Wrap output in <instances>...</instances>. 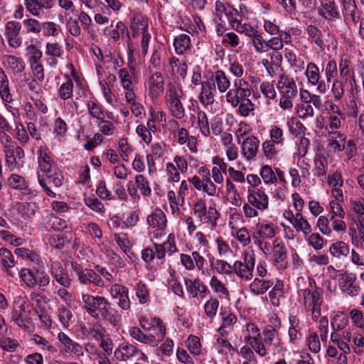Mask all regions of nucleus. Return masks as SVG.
I'll list each match as a JSON object with an SVG mask.
<instances>
[{
  "label": "nucleus",
  "mask_w": 364,
  "mask_h": 364,
  "mask_svg": "<svg viewBox=\"0 0 364 364\" xmlns=\"http://www.w3.org/2000/svg\"><path fill=\"white\" fill-rule=\"evenodd\" d=\"M38 168L36 176L40 186L51 198H55L56 193L48 187L47 178L50 179L56 188L63 185V176L53 159V155L46 146H41L37 150Z\"/></svg>",
  "instance_id": "nucleus-1"
},
{
  "label": "nucleus",
  "mask_w": 364,
  "mask_h": 364,
  "mask_svg": "<svg viewBox=\"0 0 364 364\" xmlns=\"http://www.w3.org/2000/svg\"><path fill=\"white\" fill-rule=\"evenodd\" d=\"M81 299L82 309L93 318L103 319L114 327L120 324L121 314L105 297L82 292Z\"/></svg>",
  "instance_id": "nucleus-2"
},
{
  "label": "nucleus",
  "mask_w": 364,
  "mask_h": 364,
  "mask_svg": "<svg viewBox=\"0 0 364 364\" xmlns=\"http://www.w3.org/2000/svg\"><path fill=\"white\" fill-rule=\"evenodd\" d=\"M143 329L133 326L129 328V334L134 340L143 344H152L161 341L166 335V328L162 320L156 316H144L139 320Z\"/></svg>",
  "instance_id": "nucleus-3"
},
{
  "label": "nucleus",
  "mask_w": 364,
  "mask_h": 364,
  "mask_svg": "<svg viewBox=\"0 0 364 364\" xmlns=\"http://www.w3.org/2000/svg\"><path fill=\"white\" fill-rule=\"evenodd\" d=\"M254 353L260 357H264L269 353H280L283 351V346L277 330L265 327L261 336L255 346Z\"/></svg>",
  "instance_id": "nucleus-4"
},
{
  "label": "nucleus",
  "mask_w": 364,
  "mask_h": 364,
  "mask_svg": "<svg viewBox=\"0 0 364 364\" xmlns=\"http://www.w3.org/2000/svg\"><path fill=\"white\" fill-rule=\"evenodd\" d=\"M269 205V198L264 190H247V202L242 205V212L247 218H257L259 212H264Z\"/></svg>",
  "instance_id": "nucleus-5"
},
{
  "label": "nucleus",
  "mask_w": 364,
  "mask_h": 364,
  "mask_svg": "<svg viewBox=\"0 0 364 364\" xmlns=\"http://www.w3.org/2000/svg\"><path fill=\"white\" fill-rule=\"evenodd\" d=\"M31 304L26 296L14 298L11 311V321L19 328L28 329L31 320Z\"/></svg>",
  "instance_id": "nucleus-6"
},
{
  "label": "nucleus",
  "mask_w": 364,
  "mask_h": 364,
  "mask_svg": "<svg viewBox=\"0 0 364 364\" xmlns=\"http://www.w3.org/2000/svg\"><path fill=\"white\" fill-rule=\"evenodd\" d=\"M18 274L22 284L28 289L44 288L50 282L49 274L43 269L33 270L23 267L20 269Z\"/></svg>",
  "instance_id": "nucleus-7"
},
{
  "label": "nucleus",
  "mask_w": 364,
  "mask_h": 364,
  "mask_svg": "<svg viewBox=\"0 0 364 364\" xmlns=\"http://www.w3.org/2000/svg\"><path fill=\"white\" fill-rule=\"evenodd\" d=\"M117 77L120 86L123 89L124 96L129 97L136 93V87L139 82V73L137 71L133 60H128V69L126 68H120L117 73Z\"/></svg>",
  "instance_id": "nucleus-8"
},
{
  "label": "nucleus",
  "mask_w": 364,
  "mask_h": 364,
  "mask_svg": "<svg viewBox=\"0 0 364 364\" xmlns=\"http://www.w3.org/2000/svg\"><path fill=\"white\" fill-rule=\"evenodd\" d=\"M299 302L306 311L311 313V318L314 321H316L321 317L323 296L316 288L315 289H301L299 291Z\"/></svg>",
  "instance_id": "nucleus-9"
},
{
  "label": "nucleus",
  "mask_w": 364,
  "mask_h": 364,
  "mask_svg": "<svg viewBox=\"0 0 364 364\" xmlns=\"http://www.w3.org/2000/svg\"><path fill=\"white\" fill-rule=\"evenodd\" d=\"M192 213L200 223L210 225L213 228L217 225L219 213L213 206L208 208L205 199L198 198L193 203Z\"/></svg>",
  "instance_id": "nucleus-10"
},
{
  "label": "nucleus",
  "mask_w": 364,
  "mask_h": 364,
  "mask_svg": "<svg viewBox=\"0 0 364 364\" xmlns=\"http://www.w3.org/2000/svg\"><path fill=\"white\" fill-rule=\"evenodd\" d=\"M179 259L181 264L187 271L197 269L200 272L202 276L210 278L213 275L212 268L205 267L206 259L198 250L193 251L191 254L181 253Z\"/></svg>",
  "instance_id": "nucleus-11"
},
{
  "label": "nucleus",
  "mask_w": 364,
  "mask_h": 364,
  "mask_svg": "<svg viewBox=\"0 0 364 364\" xmlns=\"http://www.w3.org/2000/svg\"><path fill=\"white\" fill-rule=\"evenodd\" d=\"M182 93L179 87L171 85L167 88L165 95L167 107L172 116L177 119H181L185 116V109L181 101Z\"/></svg>",
  "instance_id": "nucleus-12"
},
{
  "label": "nucleus",
  "mask_w": 364,
  "mask_h": 364,
  "mask_svg": "<svg viewBox=\"0 0 364 364\" xmlns=\"http://www.w3.org/2000/svg\"><path fill=\"white\" fill-rule=\"evenodd\" d=\"M350 328L331 333V342L341 351L338 357V364H348L347 355L350 353Z\"/></svg>",
  "instance_id": "nucleus-13"
},
{
  "label": "nucleus",
  "mask_w": 364,
  "mask_h": 364,
  "mask_svg": "<svg viewBox=\"0 0 364 364\" xmlns=\"http://www.w3.org/2000/svg\"><path fill=\"white\" fill-rule=\"evenodd\" d=\"M71 267L81 284L88 285L92 284L101 288L105 287V282L95 270L84 268L81 264L75 262H72Z\"/></svg>",
  "instance_id": "nucleus-14"
},
{
  "label": "nucleus",
  "mask_w": 364,
  "mask_h": 364,
  "mask_svg": "<svg viewBox=\"0 0 364 364\" xmlns=\"http://www.w3.org/2000/svg\"><path fill=\"white\" fill-rule=\"evenodd\" d=\"M146 222L154 238L159 239L166 235L167 218L161 209L156 208L147 216Z\"/></svg>",
  "instance_id": "nucleus-15"
},
{
  "label": "nucleus",
  "mask_w": 364,
  "mask_h": 364,
  "mask_svg": "<svg viewBox=\"0 0 364 364\" xmlns=\"http://www.w3.org/2000/svg\"><path fill=\"white\" fill-rule=\"evenodd\" d=\"M252 94L251 86L247 80H233L232 88L228 90L225 98L228 104L237 105L240 100L250 97Z\"/></svg>",
  "instance_id": "nucleus-16"
},
{
  "label": "nucleus",
  "mask_w": 364,
  "mask_h": 364,
  "mask_svg": "<svg viewBox=\"0 0 364 364\" xmlns=\"http://www.w3.org/2000/svg\"><path fill=\"white\" fill-rule=\"evenodd\" d=\"M304 75L309 86L315 87L320 94H325L328 90L327 83L322 80L319 68L314 62L306 64Z\"/></svg>",
  "instance_id": "nucleus-17"
},
{
  "label": "nucleus",
  "mask_w": 364,
  "mask_h": 364,
  "mask_svg": "<svg viewBox=\"0 0 364 364\" xmlns=\"http://www.w3.org/2000/svg\"><path fill=\"white\" fill-rule=\"evenodd\" d=\"M22 25L16 21H9L5 24L4 35L9 46L14 49L18 48L22 44L20 36Z\"/></svg>",
  "instance_id": "nucleus-18"
},
{
  "label": "nucleus",
  "mask_w": 364,
  "mask_h": 364,
  "mask_svg": "<svg viewBox=\"0 0 364 364\" xmlns=\"http://www.w3.org/2000/svg\"><path fill=\"white\" fill-rule=\"evenodd\" d=\"M109 294L112 299H117V306L123 311H128L131 308V301L129 296L128 288L119 284H114L109 288Z\"/></svg>",
  "instance_id": "nucleus-19"
},
{
  "label": "nucleus",
  "mask_w": 364,
  "mask_h": 364,
  "mask_svg": "<svg viewBox=\"0 0 364 364\" xmlns=\"http://www.w3.org/2000/svg\"><path fill=\"white\" fill-rule=\"evenodd\" d=\"M164 72L174 79L181 78L184 80L187 77L188 65L186 61L173 56L169 58L168 64L164 68Z\"/></svg>",
  "instance_id": "nucleus-20"
},
{
  "label": "nucleus",
  "mask_w": 364,
  "mask_h": 364,
  "mask_svg": "<svg viewBox=\"0 0 364 364\" xmlns=\"http://www.w3.org/2000/svg\"><path fill=\"white\" fill-rule=\"evenodd\" d=\"M4 153L6 166L10 171L20 169L24 166L25 152L21 146H16Z\"/></svg>",
  "instance_id": "nucleus-21"
},
{
  "label": "nucleus",
  "mask_w": 364,
  "mask_h": 364,
  "mask_svg": "<svg viewBox=\"0 0 364 364\" xmlns=\"http://www.w3.org/2000/svg\"><path fill=\"white\" fill-rule=\"evenodd\" d=\"M261 334L257 325L252 322H247L242 328V335L245 343L242 347L249 348L254 353L255 346L257 345Z\"/></svg>",
  "instance_id": "nucleus-22"
},
{
  "label": "nucleus",
  "mask_w": 364,
  "mask_h": 364,
  "mask_svg": "<svg viewBox=\"0 0 364 364\" xmlns=\"http://www.w3.org/2000/svg\"><path fill=\"white\" fill-rule=\"evenodd\" d=\"M282 55L279 52H271L261 60L262 65L264 67L269 76H276L281 70Z\"/></svg>",
  "instance_id": "nucleus-23"
},
{
  "label": "nucleus",
  "mask_w": 364,
  "mask_h": 364,
  "mask_svg": "<svg viewBox=\"0 0 364 364\" xmlns=\"http://www.w3.org/2000/svg\"><path fill=\"white\" fill-rule=\"evenodd\" d=\"M24 5L31 15L41 18L45 14V10L53 6V2L52 0H24Z\"/></svg>",
  "instance_id": "nucleus-24"
},
{
  "label": "nucleus",
  "mask_w": 364,
  "mask_h": 364,
  "mask_svg": "<svg viewBox=\"0 0 364 364\" xmlns=\"http://www.w3.org/2000/svg\"><path fill=\"white\" fill-rule=\"evenodd\" d=\"M276 225L272 221H258L254 226L255 239L271 240L276 235Z\"/></svg>",
  "instance_id": "nucleus-25"
},
{
  "label": "nucleus",
  "mask_w": 364,
  "mask_h": 364,
  "mask_svg": "<svg viewBox=\"0 0 364 364\" xmlns=\"http://www.w3.org/2000/svg\"><path fill=\"white\" fill-rule=\"evenodd\" d=\"M58 340L63 347V351L66 353L74 354L77 357L84 355V348L77 342L73 341L65 333L60 331L58 334Z\"/></svg>",
  "instance_id": "nucleus-26"
},
{
  "label": "nucleus",
  "mask_w": 364,
  "mask_h": 364,
  "mask_svg": "<svg viewBox=\"0 0 364 364\" xmlns=\"http://www.w3.org/2000/svg\"><path fill=\"white\" fill-rule=\"evenodd\" d=\"M277 87L280 95L287 97H295L298 92L296 81L292 77L287 74L280 75Z\"/></svg>",
  "instance_id": "nucleus-27"
},
{
  "label": "nucleus",
  "mask_w": 364,
  "mask_h": 364,
  "mask_svg": "<svg viewBox=\"0 0 364 364\" xmlns=\"http://www.w3.org/2000/svg\"><path fill=\"white\" fill-rule=\"evenodd\" d=\"M2 65L8 72L14 75L21 74L26 68L25 61L22 58L9 54L2 56Z\"/></svg>",
  "instance_id": "nucleus-28"
},
{
  "label": "nucleus",
  "mask_w": 364,
  "mask_h": 364,
  "mask_svg": "<svg viewBox=\"0 0 364 364\" xmlns=\"http://www.w3.org/2000/svg\"><path fill=\"white\" fill-rule=\"evenodd\" d=\"M146 87L149 97L152 99L157 98L164 90V79L162 74L159 71L151 74L147 80Z\"/></svg>",
  "instance_id": "nucleus-29"
},
{
  "label": "nucleus",
  "mask_w": 364,
  "mask_h": 364,
  "mask_svg": "<svg viewBox=\"0 0 364 364\" xmlns=\"http://www.w3.org/2000/svg\"><path fill=\"white\" fill-rule=\"evenodd\" d=\"M50 273L54 280L62 287H71L72 279L60 262H52L50 267Z\"/></svg>",
  "instance_id": "nucleus-30"
},
{
  "label": "nucleus",
  "mask_w": 364,
  "mask_h": 364,
  "mask_svg": "<svg viewBox=\"0 0 364 364\" xmlns=\"http://www.w3.org/2000/svg\"><path fill=\"white\" fill-rule=\"evenodd\" d=\"M356 277L352 273L344 274L339 280V287L343 293L355 296L360 292V287L355 282Z\"/></svg>",
  "instance_id": "nucleus-31"
},
{
  "label": "nucleus",
  "mask_w": 364,
  "mask_h": 364,
  "mask_svg": "<svg viewBox=\"0 0 364 364\" xmlns=\"http://www.w3.org/2000/svg\"><path fill=\"white\" fill-rule=\"evenodd\" d=\"M327 146L330 151L341 152L345 150L346 135L339 131L326 132Z\"/></svg>",
  "instance_id": "nucleus-32"
},
{
  "label": "nucleus",
  "mask_w": 364,
  "mask_h": 364,
  "mask_svg": "<svg viewBox=\"0 0 364 364\" xmlns=\"http://www.w3.org/2000/svg\"><path fill=\"white\" fill-rule=\"evenodd\" d=\"M187 293L190 298H196L198 294L204 297L208 292L207 286L203 283L200 278L185 279L184 280Z\"/></svg>",
  "instance_id": "nucleus-33"
},
{
  "label": "nucleus",
  "mask_w": 364,
  "mask_h": 364,
  "mask_svg": "<svg viewBox=\"0 0 364 364\" xmlns=\"http://www.w3.org/2000/svg\"><path fill=\"white\" fill-rule=\"evenodd\" d=\"M259 145V140L255 136H249L242 141V154L247 161H251L256 157Z\"/></svg>",
  "instance_id": "nucleus-34"
},
{
  "label": "nucleus",
  "mask_w": 364,
  "mask_h": 364,
  "mask_svg": "<svg viewBox=\"0 0 364 364\" xmlns=\"http://www.w3.org/2000/svg\"><path fill=\"white\" fill-rule=\"evenodd\" d=\"M173 46L176 54L186 55L191 53L193 46L191 37L186 33H181L173 40Z\"/></svg>",
  "instance_id": "nucleus-35"
},
{
  "label": "nucleus",
  "mask_w": 364,
  "mask_h": 364,
  "mask_svg": "<svg viewBox=\"0 0 364 364\" xmlns=\"http://www.w3.org/2000/svg\"><path fill=\"white\" fill-rule=\"evenodd\" d=\"M318 13L324 18L331 21L340 18V13L334 0H318Z\"/></svg>",
  "instance_id": "nucleus-36"
},
{
  "label": "nucleus",
  "mask_w": 364,
  "mask_h": 364,
  "mask_svg": "<svg viewBox=\"0 0 364 364\" xmlns=\"http://www.w3.org/2000/svg\"><path fill=\"white\" fill-rule=\"evenodd\" d=\"M271 256L273 257L276 265L279 268H286L287 250L281 239L273 240V249Z\"/></svg>",
  "instance_id": "nucleus-37"
},
{
  "label": "nucleus",
  "mask_w": 364,
  "mask_h": 364,
  "mask_svg": "<svg viewBox=\"0 0 364 364\" xmlns=\"http://www.w3.org/2000/svg\"><path fill=\"white\" fill-rule=\"evenodd\" d=\"M215 92V87L210 80L204 81L198 95L200 102L205 107L213 105Z\"/></svg>",
  "instance_id": "nucleus-38"
},
{
  "label": "nucleus",
  "mask_w": 364,
  "mask_h": 364,
  "mask_svg": "<svg viewBox=\"0 0 364 364\" xmlns=\"http://www.w3.org/2000/svg\"><path fill=\"white\" fill-rule=\"evenodd\" d=\"M173 136L180 145L186 144L188 149L191 153L195 154L197 152V139L194 136L189 135L186 128L181 127V129Z\"/></svg>",
  "instance_id": "nucleus-39"
},
{
  "label": "nucleus",
  "mask_w": 364,
  "mask_h": 364,
  "mask_svg": "<svg viewBox=\"0 0 364 364\" xmlns=\"http://www.w3.org/2000/svg\"><path fill=\"white\" fill-rule=\"evenodd\" d=\"M138 353L139 350L136 347L129 343L124 342L119 344L115 349L114 355L118 360L126 361L137 355Z\"/></svg>",
  "instance_id": "nucleus-40"
},
{
  "label": "nucleus",
  "mask_w": 364,
  "mask_h": 364,
  "mask_svg": "<svg viewBox=\"0 0 364 364\" xmlns=\"http://www.w3.org/2000/svg\"><path fill=\"white\" fill-rule=\"evenodd\" d=\"M209 80L214 85L215 90L218 89L220 93H227L230 87V80L222 70H216Z\"/></svg>",
  "instance_id": "nucleus-41"
},
{
  "label": "nucleus",
  "mask_w": 364,
  "mask_h": 364,
  "mask_svg": "<svg viewBox=\"0 0 364 364\" xmlns=\"http://www.w3.org/2000/svg\"><path fill=\"white\" fill-rule=\"evenodd\" d=\"M0 263L2 270L10 277H14L12 268L16 264V261L12 252L6 247L0 248Z\"/></svg>",
  "instance_id": "nucleus-42"
},
{
  "label": "nucleus",
  "mask_w": 364,
  "mask_h": 364,
  "mask_svg": "<svg viewBox=\"0 0 364 364\" xmlns=\"http://www.w3.org/2000/svg\"><path fill=\"white\" fill-rule=\"evenodd\" d=\"M149 23L146 18L140 14H135L131 19L130 28L133 38L148 32Z\"/></svg>",
  "instance_id": "nucleus-43"
},
{
  "label": "nucleus",
  "mask_w": 364,
  "mask_h": 364,
  "mask_svg": "<svg viewBox=\"0 0 364 364\" xmlns=\"http://www.w3.org/2000/svg\"><path fill=\"white\" fill-rule=\"evenodd\" d=\"M63 53L61 46L57 43H46L45 53L48 56V65L51 68H55L58 64V58L62 55Z\"/></svg>",
  "instance_id": "nucleus-44"
},
{
  "label": "nucleus",
  "mask_w": 364,
  "mask_h": 364,
  "mask_svg": "<svg viewBox=\"0 0 364 364\" xmlns=\"http://www.w3.org/2000/svg\"><path fill=\"white\" fill-rule=\"evenodd\" d=\"M215 17L218 18L219 20L221 18L222 15H225L230 23V21L234 19V16L237 15V9L233 8L228 3L223 0H217L215 4Z\"/></svg>",
  "instance_id": "nucleus-45"
},
{
  "label": "nucleus",
  "mask_w": 364,
  "mask_h": 364,
  "mask_svg": "<svg viewBox=\"0 0 364 364\" xmlns=\"http://www.w3.org/2000/svg\"><path fill=\"white\" fill-rule=\"evenodd\" d=\"M210 266L212 269L215 270L218 274L224 276H230L233 274L232 264L228 261L212 257L209 259Z\"/></svg>",
  "instance_id": "nucleus-46"
},
{
  "label": "nucleus",
  "mask_w": 364,
  "mask_h": 364,
  "mask_svg": "<svg viewBox=\"0 0 364 364\" xmlns=\"http://www.w3.org/2000/svg\"><path fill=\"white\" fill-rule=\"evenodd\" d=\"M289 323L288 335L289 342L294 345L298 343L302 337V334L300 332V321L296 316H289Z\"/></svg>",
  "instance_id": "nucleus-47"
},
{
  "label": "nucleus",
  "mask_w": 364,
  "mask_h": 364,
  "mask_svg": "<svg viewBox=\"0 0 364 364\" xmlns=\"http://www.w3.org/2000/svg\"><path fill=\"white\" fill-rule=\"evenodd\" d=\"M273 285V282L269 279L255 278L250 284V291L254 296L265 294Z\"/></svg>",
  "instance_id": "nucleus-48"
},
{
  "label": "nucleus",
  "mask_w": 364,
  "mask_h": 364,
  "mask_svg": "<svg viewBox=\"0 0 364 364\" xmlns=\"http://www.w3.org/2000/svg\"><path fill=\"white\" fill-rule=\"evenodd\" d=\"M86 107L88 114L96 122L105 117V110L102 105L97 100H87Z\"/></svg>",
  "instance_id": "nucleus-49"
},
{
  "label": "nucleus",
  "mask_w": 364,
  "mask_h": 364,
  "mask_svg": "<svg viewBox=\"0 0 364 364\" xmlns=\"http://www.w3.org/2000/svg\"><path fill=\"white\" fill-rule=\"evenodd\" d=\"M242 19H237L234 18L233 20L230 21V26L235 31L245 35L247 37L252 38L255 36L258 32L257 28L251 26L247 23H242Z\"/></svg>",
  "instance_id": "nucleus-50"
},
{
  "label": "nucleus",
  "mask_w": 364,
  "mask_h": 364,
  "mask_svg": "<svg viewBox=\"0 0 364 364\" xmlns=\"http://www.w3.org/2000/svg\"><path fill=\"white\" fill-rule=\"evenodd\" d=\"M233 274L241 280L249 282L253 278V269L242 263V260H236L232 264Z\"/></svg>",
  "instance_id": "nucleus-51"
},
{
  "label": "nucleus",
  "mask_w": 364,
  "mask_h": 364,
  "mask_svg": "<svg viewBox=\"0 0 364 364\" xmlns=\"http://www.w3.org/2000/svg\"><path fill=\"white\" fill-rule=\"evenodd\" d=\"M0 97L4 103H10L13 100L8 77L1 68H0Z\"/></svg>",
  "instance_id": "nucleus-52"
},
{
  "label": "nucleus",
  "mask_w": 364,
  "mask_h": 364,
  "mask_svg": "<svg viewBox=\"0 0 364 364\" xmlns=\"http://www.w3.org/2000/svg\"><path fill=\"white\" fill-rule=\"evenodd\" d=\"M232 107H237V113L242 117H248L254 114L255 105L250 99L247 97L240 100L237 105H231Z\"/></svg>",
  "instance_id": "nucleus-53"
},
{
  "label": "nucleus",
  "mask_w": 364,
  "mask_h": 364,
  "mask_svg": "<svg viewBox=\"0 0 364 364\" xmlns=\"http://www.w3.org/2000/svg\"><path fill=\"white\" fill-rule=\"evenodd\" d=\"M314 176L323 182L326 178L328 161L324 156H318L314 159Z\"/></svg>",
  "instance_id": "nucleus-54"
},
{
  "label": "nucleus",
  "mask_w": 364,
  "mask_h": 364,
  "mask_svg": "<svg viewBox=\"0 0 364 364\" xmlns=\"http://www.w3.org/2000/svg\"><path fill=\"white\" fill-rule=\"evenodd\" d=\"M291 225L297 232H302L304 237L312 231L311 224L299 212L295 213V218Z\"/></svg>",
  "instance_id": "nucleus-55"
},
{
  "label": "nucleus",
  "mask_w": 364,
  "mask_h": 364,
  "mask_svg": "<svg viewBox=\"0 0 364 364\" xmlns=\"http://www.w3.org/2000/svg\"><path fill=\"white\" fill-rule=\"evenodd\" d=\"M214 244L215 246L217 255L220 258L228 257L232 255V249L230 246L228 241H226L221 236H218L214 240Z\"/></svg>",
  "instance_id": "nucleus-56"
},
{
  "label": "nucleus",
  "mask_w": 364,
  "mask_h": 364,
  "mask_svg": "<svg viewBox=\"0 0 364 364\" xmlns=\"http://www.w3.org/2000/svg\"><path fill=\"white\" fill-rule=\"evenodd\" d=\"M209 287L212 291L220 296H228L230 295L229 290L225 284L219 279L216 274H213L209 280Z\"/></svg>",
  "instance_id": "nucleus-57"
},
{
  "label": "nucleus",
  "mask_w": 364,
  "mask_h": 364,
  "mask_svg": "<svg viewBox=\"0 0 364 364\" xmlns=\"http://www.w3.org/2000/svg\"><path fill=\"white\" fill-rule=\"evenodd\" d=\"M14 252L18 257H21L24 260H27L36 264L43 263L40 256L31 250L25 247H17L15 249Z\"/></svg>",
  "instance_id": "nucleus-58"
},
{
  "label": "nucleus",
  "mask_w": 364,
  "mask_h": 364,
  "mask_svg": "<svg viewBox=\"0 0 364 364\" xmlns=\"http://www.w3.org/2000/svg\"><path fill=\"white\" fill-rule=\"evenodd\" d=\"M222 324L218 328V332L220 333L222 336L224 335V328H228L234 324H235L237 321V316L234 313H232L230 310L224 309L220 312Z\"/></svg>",
  "instance_id": "nucleus-59"
},
{
  "label": "nucleus",
  "mask_w": 364,
  "mask_h": 364,
  "mask_svg": "<svg viewBox=\"0 0 364 364\" xmlns=\"http://www.w3.org/2000/svg\"><path fill=\"white\" fill-rule=\"evenodd\" d=\"M242 247L248 246L251 243L250 232L246 227H242L230 232Z\"/></svg>",
  "instance_id": "nucleus-60"
},
{
  "label": "nucleus",
  "mask_w": 364,
  "mask_h": 364,
  "mask_svg": "<svg viewBox=\"0 0 364 364\" xmlns=\"http://www.w3.org/2000/svg\"><path fill=\"white\" fill-rule=\"evenodd\" d=\"M65 82H63L58 90V97L66 100L70 99L73 95V83L68 75H65Z\"/></svg>",
  "instance_id": "nucleus-61"
},
{
  "label": "nucleus",
  "mask_w": 364,
  "mask_h": 364,
  "mask_svg": "<svg viewBox=\"0 0 364 364\" xmlns=\"http://www.w3.org/2000/svg\"><path fill=\"white\" fill-rule=\"evenodd\" d=\"M186 346L190 353L198 356L202 353V343L200 338L195 335H189L186 340Z\"/></svg>",
  "instance_id": "nucleus-62"
},
{
  "label": "nucleus",
  "mask_w": 364,
  "mask_h": 364,
  "mask_svg": "<svg viewBox=\"0 0 364 364\" xmlns=\"http://www.w3.org/2000/svg\"><path fill=\"white\" fill-rule=\"evenodd\" d=\"M329 252L333 257L339 259L342 257H347L350 252V249L346 242L339 241L331 245Z\"/></svg>",
  "instance_id": "nucleus-63"
},
{
  "label": "nucleus",
  "mask_w": 364,
  "mask_h": 364,
  "mask_svg": "<svg viewBox=\"0 0 364 364\" xmlns=\"http://www.w3.org/2000/svg\"><path fill=\"white\" fill-rule=\"evenodd\" d=\"M283 146L267 139L262 144V150L264 156L269 159H273Z\"/></svg>",
  "instance_id": "nucleus-64"
}]
</instances>
